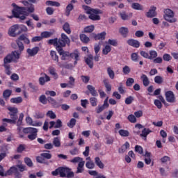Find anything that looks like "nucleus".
I'll use <instances>...</instances> for the list:
<instances>
[{
  "mask_svg": "<svg viewBox=\"0 0 178 178\" xmlns=\"http://www.w3.org/2000/svg\"><path fill=\"white\" fill-rule=\"evenodd\" d=\"M79 38L81 41V42H83V44H88L90 42V38L87 36V35L82 33L79 35Z\"/></svg>",
  "mask_w": 178,
  "mask_h": 178,
  "instance_id": "28",
  "label": "nucleus"
},
{
  "mask_svg": "<svg viewBox=\"0 0 178 178\" xmlns=\"http://www.w3.org/2000/svg\"><path fill=\"white\" fill-rule=\"evenodd\" d=\"M73 4L70 3L65 8V16H70V12H72V9H74Z\"/></svg>",
  "mask_w": 178,
  "mask_h": 178,
  "instance_id": "38",
  "label": "nucleus"
},
{
  "mask_svg": "<svg viewBox=\"0 0 178 178\" xmlns=\"http://www.w3.org/2000/svg\"><path fill=\"white\" fill-rule=\"evenodd\" d=\"M89 19H90V20H94V21L101 20V16L98 15V14L92 13V14L89 15Z\"/></svg>",
  "mask_w": 178,
  "mask_h": 178,
  "instance_id": "39",
  "label": "nucleus"
},
{
  "mask_svg": "<svg viewBox=\"0 0 178 178\" xmlns=\"http://www.w3.org/2000/svg\"><path fill=\"white\" fill-rule=\"evenodd\" d=\"M95 29V27L94 26V25L88 26L84 28V32L85 33H92V31H94Z\"/></svg>",
  "mask_w": 178,
  "mask_h": 178,
  "instance_id": "54",
  "label": "nucleus"
},
{
  "mask_svg": "<svg viewBox=\"0 0 178 178\" xmlns=\"http://www.w3.org/2000/svg\"><path fill=\"white\" fill-rule=\"evenodd\" d=\"M95 163L99 168V169H104L105 168V165L102 163L99 156L95 158Z\"/></svg>",
  "mask_w": 178,
  "mask_h": 178,
  "instance_id": "27",
  "label": "nucleus"
},
{
  "mask_svg": "<svg viewBox=\"0 0 178 178\" xmlns=\"http://www.w3.org/2000/svg\"><path fill=\"white\" fill-rule=\"evenodd\" d=\"M51 35H52V33L49 31H44V32H42V33H41L42 39V38H49V37H51Z\"/></svg>",
  "mask_w": 178,
  "mask_h": 178,
  "instance_id": "62",
  "label": "nucleus"
},
{
  "mask_svg": "<svg viewBox=\"0 0 178 178\" xmlns=\"http://www.w3.org/2000/svg\"><path fill=\"white\" fill-rule=\"evenodd\" d=\"M70 58H72V59H75V60H80V53H79V51L75 50L73 53L70 54Z\"/></svg>",
  "mask_w": 178,
  "mask_h": 178,
  "instance_id": "29",
  "label": "nucleus"
},
{
  "mask_svg": "<svg viewBox=\"0 0 178 178\" xmlns=\"http://www.w3.org/2000/svg\"><path fill=\"white\" fill-rule=\"evenodd\" d=\"M24 162H25L26 165H27L29 166V168H33V161H31V159H30L29 157H25Z\"/></svg>",
  "mask_w": 178,
  "mask_h": 178,
  "instance_id": "51",
  "label": "nucleus"
},
{
  "mask_svg": "<svg viewBox=\"0 0 178 178\" xmlns=\"http://www.w3.org/2000/svg\"><path fill=\"white\" fill-rule=\"evenodd\" d=\"M44 76H41L39 78V83L40 86H44L45 83H48V81H51V77L49 76H47V74H44Z\"/></svg>",
  "mask_w": 178,
  "mask_h": 178,
  "instance_id": "17",
  "label": "nucleus"
},
{
  "mask_svg": "<svg viewBox=\"0 0 178 178\" xmlns=\"http://www.w3.org/2000/svg\"><path fill=\"white\" fill-rule=\"evenodd\" d=\"M63 29L67 34H70L72 33V31L70 30V25L69 23H65L64 25L63 26Z\"/></svg>",
  "mask_w": 178,
  "mask_h": 178,
  "instance_id": "45",
  "label": "nucleus"
},
{
  "mask_svg": "<svg viewBox=\"0 0 178 178\" xmlns=\"http://www.w3.org/2000/svg\"><path fill=\"white\" fill-rule=\"evenodd\" d=\"M87 88L92 97H98V92L95 90V87L92 85H88Z\"/></svg>",
  "mask_w": 178,
  "mask_h": 178,
  "instance_id": "24",
  "label": "nucleus"
},
{
  "mask_svg": "<svg viewBox=\"0 0 178 178\" xmlns=\"http://www.w3.org/2000/svg\"><path fill=\"white\" fill-rule=\"evenodd\" d=\"M20 58V54L17 51H13L11 54H8L3 59V65H9L8 63H12L16 59Z\"/></svg>",
  "mask_w": 178,
  "mask_h": 178,
  "instance_id": "5",
  "label": "nucleus"
},
{
  "mask_svg": "<svg viewBox=\"0 0 178 178\" xmlns=\"http://www.w3.org/2000/svg\"><path fill=\"white\" fill-rule=\"evenodd\" d=\"M58 52L59 55L61 56V60H66L67 58H70V53L68 51H65L63 49L62 50H57Z\"/></svg>",
  "mask_w": 178,
  "mask_h": 178,
  "instance_id": "14",
  "label": "nucleus"
},
{
  "mask_svg": "<svg viewBox=\"0 0 178 178\" xmlns=\"http://www.w3.org/2000/svg\"><path fill=\"white\" fill-rule=\"evenodd\" d=\"M120 34H122L124 38H126V37H127V35L129 34V29L126 27H121L120 29Z\"/></svg>",
  "mask_w": 178,
  "mask_h": 178,
  "instance_id": "31",
  "label": "nucleus"
},
{
  "mask_svg": "<svg viewBox=\"0 0 178 178\" xmlns=\"http://www.w3.org/2000/svg\"><path fill=\"white\" fill-rule=\"evenodd\" d=\"M111 51H112V48L111 47V46L109 44H107L102 49V54H103V55H108V54H109V52H111Z\"/></svg>",
  "mask_w": 178,
  "mask_h": 178,
  "instance_id": "41",
  "label": "nucleus"
},
{
  "mask_svg": "<svg viewBox=\"0 0 178 178\" xmlns=\"http://www.w3.org/2000/svg\"><path fill=\"white\" fill-rule=\"evenodd\" d=\"M140 56H138V53H132L131 54V59L132 62H138Z\"/></svg>",
  "mask_w": 178,
  "mask_h": 178,
  "instance_id": "47",
  "label": "nucleus"
},
{
  "mask_svg": "<svg viewBox=\"0 0 178 178\" xmlns=\"http://www.w3.org/2000/svg\"><path fill=\"white\" fill-rule=\"evenodd\" d=\"M52 176H59L60 177L73 178L74 172L69 167H58L51 172Z\"/></svg>",
  "mask_w": 178,
  "mask_h": 178,
  "instance_id": "3",
  "label": "nucleus"
},
{
  "mask_svg": "<svg viewBox=\"0 0 178 178\" xmlns=\"http://www.w3.org/2000/svg\"><path fill=\"white\" fill-rule=\"evenodd\" d=\"M82 8L86 10L88 15H91L92 13H95V15H102V10L99 9L91 8V7L86 5L82 6Z\"/></svg>",
  "mask_w": 178,
  "mask_h": 178,
  "instance_id": "10",
  "label": "nucleus"
},
{
  "mask_svg": "<svg viewBox=\"0 0 178 178\" xmlns=\"http://www.w3.org/2000/svg\"><path fill=\"white\" fill-rule=\"evenodd\" d=\"M163 17L166 22H169L170 23H176L177 19L175 18V13L173 11L169 8H167L164 10Z\"/></svg>",
  "mask_w": 178,
  "mask_h": 178,
  "instance_id": "6",
  "label": "nucleus"
},
{
  "mask_svg": "<svg viewBox=\"0 0 178 178\" xmlns=\"http://www.w3.org/2000/svg\"><path fill=\"white\" fill-rule=\"evenodd\" d=\"M17 127H18L17 129V134L19 136V138H24V132H23V128L20 126H17Z\"/></svg>",
  "mask_w": 178,
  "mask_h": 178,
  "instance_id": "49",
  "label": "nucleus"
},
{
  "mask_svg": "<svg viewBox=\"0 0 178 178\" xmlns=\"http://www.w3.org/2000/svg\"><path fill=\"white\" fill-rule=\"evenodd\" d=\"M140 80H142L144 87H148L149 86V79L147 75L143 74L140 76Z\"/></svg>",
  "mask_w": 178,
  "mask_h": 178,
  "instance_id": "25",
  "label": "nucleus"
},
{
  "mask_svg": "<svg viewBox=\"0 0 178 178\" xmlns=\"http://www.w3.org/2000/svg\"><path fill=\"white\" fill-rule=\"evenodd\" d=\"M165 99L167 102H170V104L176 102V97H175L173 91L168 90L165 92Z\"/></svg>",
  "mask_w": 178,
  "mask_h": 178,
  "instance_id": "11",
  "label": "nucleus"
},
{
  "mask_svg": "<svg viewBox=\"0 0 178 178\" xmlns=\"http://www.w3.org/2000/svg\"><path fill=\"white\" fill-rule=\"evenodd\" d=\"M2 122H3V126H6V123H9L10 124H15L14 123V120H13L12 119H8V118H3L2 120Z\"/></svg>",
  "mask_w": 178,
  "mask_h": 178,
  "instance_id": "55",
  "label": "nucleus"
},
{
  "mask_svg": "<svg viewBox=\"0 0 178 178\" xmlns=\"http://www.w3.org/2000/svg\"><path fill=\"white\" fill-rule=\"evenodd\" d=\"M103 83L107 92H109L112 91V86L111 85V83H109V81L108 79H104Z\"/></svg>",
  "mask_w": 178,
  "mask_h": 178,
  "instance_id": "32",
  "label": "nucleus"
},
{
  "mask_svg": "<svg viewBox=\"0 0 178 178\" xmlns=\"http://www.w3.org/2000/svg\"><path fill=\"white\" fill-rule=\"evenodd\" d=\"M120 136H121V137H129V136H130V132H129V131L127 130H124V129H120L118 131Z\"/></svg>",
  "mask_w": 178,
  "mask_h": 178,
  "instance_id": "42",
  "label": "nucleus"
},
{
  "mask_svg": "<svg viewBox=\"0 0 178 178\" xmlns=\"http://www.w3.org/2000/svg\"><path fill=\"white\" fill-rule=\"evenodd\" d=\"M163 59L165 62H169V61L172 60V57L170 56V54H164L163 55Z\"/></svg>",
  "mask_w": 178,
  "mask_h": 178,
  "instance_id": "64",
  "label": "nucleus"
},
{
  "mask_svg": "<svg viewBox=\"0 0 178 178\" xmlns=\"http://www.w3.org/2000/svg\"><path fill=\"white\" fill-rule=\"evenodd\" d=\"M107 74L108 75V77L111 79V80H113V79H115V72L113 71V70H112V67H107Z\"/></svg>",
  "mask_w": 178,
  "mask_h": 178,
  "instance_id": "36",
  "label": "nucleus"
},
{
  "mask_svg": "<svg viewBox=\"0 0 178 178\" xmlns=\"http://www.w3.org/2000/svg\"><path fill=\"white\" fill-rule=\"evenodd\" d=\"M154 82L156 84H162V83H163V78L161 76H156L154 77Z\"/></svg>",
  "mask_w": 178,
  "mask_h": 178,
  "instance_id": "57",
  "label": "nucleus"
},
{
  "mask_svg": "<svg viewBox=\"0 0 178 178\" xmlns=\"http://www.w3.org/2000/svg\"><path fill=\"white\" fill-rule=\"evenodd\" d=\"M22 41H24L25 44H30V40H29L25 35H21L18 40H16V43L18 45L19 51H20V52L24 49V45Z\"/></svg>",
  "mask_w": 178,
  "mask_h": 178,
  "instance_id": "8",
  "label": "nucleus"
},
{
  "mask_svg": "<svg viewBox=\"0 0 178 178\" xmlns=\"http://www.w3.org/2000/svg\"><path fill=\"white\" fill-rule=\"evenodd\" d=\"M88 173L90 176H94L95 178H106V176L101 173H98L97 170H89Z\"/></svg>",
  "mask_w": 178,
  "mask_h": 178,
  "instance_id": "21",
  "label": "nucleus"
},
{
  "mask_svg": "<svg viewBox=\"0 0 178 178\" xmlns=\"http://www.w3.org/2000/svg\"><path fill=\"white\" fill-rule=\"evenodd\" d=\"M23 133L24 134H29L28 138L30 141H34L37 138V133H38V129L37 128L26 127L23 129Z\"/></svg>",
  "mask_w": 178,
  "mask_h": 178,
  "instance_id": "4",
  "label": "nucleus"
},
{
  "mask_svg": "<svg viewBox=\"0 0 178 178\" xmlns=\"http://www.w3.org/2000/svg\"><path fill=\"white\" fill-rule=\"evenodd\" d=\"M47 102L51 104L53 108H59V106H60L59 103H58V102H56V100L51 97H47Z\"/></svg>",
  "mask_w": 178,
  "mask_h": 178,
  "instance_id": "20",
  "label": "nucleus"
},
{
  "mask_svg": "<svg viewBox=\"0 0 178 178\" xmlns=\"http://www.w3.org/2000/svg\"><path fill=\"white\" fill-rule=\"evenodd\" d=\"M40 51V47H35L33 49H28L27 53L30 56H35V55H37Z\"/></svg>",
  "mask_w": 178,
  "mask_h": 178,
  "instance_id": "19",
  "label": "nucleus"
},
{
  "mask_svg": "<svg viewBox=\"0 0 178 178\" xmlns=\"http://www.w3.org/2000/svg\"><path fill=\"white\" fill-rule=\"evenodd\" d=\"M156 15V7L154 6H152L148 12L145 13L146 17H149L150 19H152V17H155Z\"/></svg>",
  "mask_w": 178,
  "mask_h": 178,
  "instance_id": "12",
  "label": "nucleus"
},
{
  "mask_svg": "<svg viewBox=\"0 0 178 178\" xmlns=\"http://www.w3.org/2000/svg\"><path fill=\"white\" fill-rule=\"evenodd\" d=\"M8 111H9L8 115L17 114L19 112V110L16 107H8Z\"/></svg>",
  "mask_w": 178,
  "mask_h": 178,
  "instance_id": "43",
  "label": "nucleus"
},
{
  "mask_svg": "<svg viewBox=\"0 0 178 178\" xmlns=\"http://www.w3.org/2000/svg\"><path fill=\"white\" fill-rule=\"evenodd\" d=\"M150 133H152V131L151 129H149L148 128H144L142 130V133L140 134V137H142V138H143V140H145V141H147V136Z\"/></svg>",
  "mask_w": 178,
  "mask_h": 178,
  "instance_id": "16",
  "label": "nucleus"
},
{
  "mask_svg": "<svg viewBox=\"0 0 178 178\" xmlns=\"http://www.w3.org/2000/svg\"><path fill=\"white\" fill-rule=\"evenodd\" d=\"M149 59L150 60L155 59V58L158 56V53L155 50L149 51Z\"/></svg>",
  "mask_w": 178,
  "mask_h": 178,
  "instance_id": "48",
  "label": "nucleus"
},
{
  "mask_svg": "<svg viewBox=\"0 0 178 178\" xmlns=\"http://www.w3.org/2000/svg\"><path fill=\"white\" fill-rule=\"evenodd\" d=\"M92 60H94V56H92V55H90L88 58H85V62L90 69L94 67V63Z\"/></svg>",
  "mask_w": 178,
  "mask_h": 178,
  "instance_id": "15",
  "label": "nucleus"
},
{
  "mask_svg": "<svg viewBox=\"0 0 178 178\" xmlns=\"http://www.w3.org/2000/svg\"><path fill=\"white\" fill-rule=\"evenodd\" d=\"M70 162L72 163H80V162H84V161H83V158L81 157H74V159L70 160Z\"/></svg>",
  "mask_w": 178,
  "mask_h": 178,
  "instance_id": "58",
  "label": "nucleus"
},
{
  "mask_svg": "<svg viewBox=\"0 0 178 178\" xmlns=\"http://www.w3.org/2000/svg\"><path fill=\"white\" fill-rule=\"evenodd\" d=\"M127 42L128 45L133 47V48H140V42L137 40L129 39Z\"/></svg>",
  "mask_w": 178,
  "mask_h": 178,
  "instance_id": "13",
  "label": "nucleus"
},
{
  "mask_svg": "<svg viewBox=\"0 0 178 178\" xmlns=\"http://www.w3.org/2000/svg\"><path fill=\"white\" fill-rule=\"evenodd\" d=\"M130 72H131V69H130V67H129V65H125L123 68H122V72L124 74L127 75L130 73Z\"/></svg>",
  "mask_w": 178,
  "mask_h": 178,
  "instance_id": "59",
  "label": "nucleus"
},
{
  "mask_svg": "<svg viewBox=\"0 0 178 178\" xmlns=\"http://www.w3.org/2000/svg\"><path fill=\"white\" fill-rule=\"evenodd\" d=\"M16 167L13 166L10 167L9 170H8L6 172H3V167L2 165H0V176L2 177H6V176H11V175H13L16 170Z\"/></svg>",
  "mask_w": 178,
  "mask_h": 178,
  "instance_id": "9",
  "label": "nucleus"
},
{
  "mask_svg": "<svg viewBox=\"0 0 178 178\" xmlns=\"http://www.w3.org/2000/svg\"><path fill=\"white\" fill-rule=\"evenodd\" d=\"M89 101L92 106H97L98 105V99L96 97H90Z\"/></svg>",
  "mask_w": 178,
  "mask_h": 178,
  "instance_id": "52",
  "label": "nucleus"
},
{
  "mask_svg": "<svg viewBox=\"0 0 178 178\" xmlns=\"http://www.w3.org/2000/svg\"><path fill=\"white\" fill-rule=\"evenodd\" d=\"M10 95H12V90L9 89L5 90L3 92V97L5 99H8Z\"/></svg>",
  "mask_w": 178,
  "mask_h": 178,
  "instance_id": "44",
  "label": "nucleus"
},
{
  "mask_svg": "<svg viewBox=\"0 0 178 178\" xmlns=\"http://www.w3.org/2000/svg\"><path fill=\"white\" fill-rule=\"evenodd\" d=\"M120 15L122 20H129V19L133 16V14H129V15L126 14V12L120 13Z\"/></svg>",
  "mask_w": 178,
  "mask_h": 178,
  "instance_id": "40",
  "label": "nucleus"
},
{
  "mask_svg": "<svg viewBox=\"0 0 178 178\" xmlns=\"http://www.w3.org/2000/svg\"><path fill=\"white\" fill-rule=\"evenodd\" d=\"M134 84V79L133 78H128L126 81V86L127 87H131Z\"/></svg>",
  "mask_w": 178,
  "mask_h": 178,
  "instance_id": "63",
  "label": "nucleus"
},
{
  "mask_svg": "<svg viewBox=\"0 0 178 178\" xmlns=\"http://www.w3.org/2000/svg\"><path fill=\"white\" fill-rule=\"evenodd\" d=\"M21 3H23L24 7L17 6L15 3H12L14 8L12 10L13 16L10 17V19L15 17L19 19V20H26V16H29V15L34 13L35 11L33 3H37V0H23L21 1Z\"/></svg>",
  "mask_w": 178,
  "mask_h": 178,
  "instance_id": "1",
  "label": "nucleus"
},
{
  "mask_svg": "<svg viewBox=\"0 0 178 178\" xmlns=\"http://www.w3.org/2000/svg\"><path fill=\"white\" fill-rule=\"evenodd\" d=\"M86 163V161H80L78 163V166L76 168V173H83L84 172V165Z\"/></svg>",
  "mask_w": 178,
  "mask_h": 178,
  "instance_id": "26",
  "label": "nucleus"
},
{
  "mask_svg": "<svg viewBox=\"0 0 178 178\" xmlns=\"http://www.w3.org/2000/svg\"><path fill=\"white\" fill-rule=\"evenodd\" d=\"M49 73L51 74V76H52L54 80H58L59 78V75H58V73H56V70L52 66L49 67Z\"/></svg>",
  "mask_w": 178,
  "mask_h": 178,
  "instance_id": "18",
  "label": "nucleus"
},
{
  "mask_svg": "<svg viewBox=\"0 0 178 178\" xmlns=\"http://www.w3.org/2000/svg\"><path fill=\"white\" fill-rule=\"evenodd\" d=\"M133 101H134V97L129 96L125 99V104L126 105H131V104H133Z\"/></svg>",
  "mask_w": 178,
  "mask_h": 178,
  "instance_id": "60",
  "label": "nucleus"
},
{
  "mask_svg": "<svg viewBox=\"0 0 178 178\" xmlns=\"http://www.w3.org/2000/svg\"><path fill=\"white\" fill-rule=\"evenodd\" d=\"M86 166L88 169H94V168H95V163H94V161H87Z\"/></svg>",
  "mask_w": 178,
  "mask_h": 178,
  "instance_id": "56",
  "label": "nucleus"
},
{
  "mask_svg": "<svg viewBox=\"0 0 178 178\" xmlns=\"http://www.w3.org/2000/svg\"><path fill=\"white\" fill-rule=\"evenodd\" d=\"M77 121L76 120V119L74 118H72L70 120V122H68L67 124V127H70V129H73V127H74V126H76V122Z\"/></svg>",
  "mask_w": 178,
  "mask_h": 178,
  "instance_id": "50",
  "label": "nucleus"
},
{
  "mask_svg": "<svg viewBox=\"0 0 178 178\" xmlns=\"http://www.w3.org/2000/svg\"><path fill=\"white\" fill-rule=\"evenodd\" d=\"M127 119L130 123H136L137 122V118H136V116L133 114H130Z\"/></svg>",
  "mask_w": 178,
  "mask_h": 178,
  "instance_id": "53",
  "label": "nucleus"
},
{
  "mask_svg": "<svg viewBox=\"0 0 178 178\" xmlns=\"http://www.w3.org/2000/svg\"><path fill=\"white\" fill-rule=\"evenodd\" d=\"M105 37H106V32L103 31L100 33L95 34L94 35V39L95 41H98L99 40H105Z\"/></svg>",
  "mask_w": 178,
  "mask_h": 178,
  "instance_id": "23",
  "label": "nucleus"
},
{
  "mask_svg": "<svg viewBox=\"0 0 178 178\" xmlns=\"http://www.w3.org/2000/svg\"><path fill=\"white\" fill-rule=\"evenodd\" d=\"M55 146L56 148H59L60 147L61 143H60V138L59 137H55L53 139V146Z\"/></svg>",
  "mask_w": 178,
  "mask_h": 178,
  "instance_id": "35",
  "label": "nucleus"
},
{
  "mask_svg": "<svg viewBox=\"0 0 178 178\" xmlns=\"http://www.w3.org/2000/svg\"><path fill=\"white\" fill-rule=\"evenodd\" d=\"M23 32V29L19 26L18 24L13 25L10 28L8 31V35L10 37H16V35H19V34H22Z\"/></svg>",
  "mask_w": 178,
  "mask_h": 178,
  "instance_id": "7",
  "label": "nucleus"
},
{
  "mask_svg": "<svg viewBox=\"0 0 178 178\" xmlns=\"http://www.w3.org/2000/svg\"><path fill=\"white\" fill-rule=\"evenodd\" d=\"M39 102L42 105H47L48 104V97L45 95H42L39 97Z\"/></svg>",
  "mask_w": 178,
  "mask_h": 178,
  "instance_id": "30",
  "label": "nucleus"
},
{
  "mask_svg": "<svg viewBox=\"0 0 178 178\" xmlns=\"http://www.w3.org/2000/svg\"><path fill=\"white\" fill-rule=\"evenodd\" d=\"M49 45H54L56 47V51H62L66 45H70V39L66 34L61 33V36L59 39L57 38L54 39H50L48 41Z\"/></svg>",
  "mask_w": 178,
  "mask_h": 178,
  "instance_id": "2",
  "label": "nucleus"
},
{
  "mask_svg": "<svg viewBox=\"0 0 178 178\" xmlns=\"http://www.w3.org/2000/svg\"><path fill=\"white\" fill-rule=\"evenodd\" d=\"M46 5L47 6H56V8H59V6H60V3L59 2L52 1H46Z\"/></svg>",
  "mask_w": 178,
  "mask_h": 178,
  "instance_id": "37",
  "label": "nucleus"
},
{
  "mask_svg": "<svg viewBox=\"0 0 178 178\" xmlns=\"http://www.w3.org/2000/svg\"><path fill=\"white\" fill-rule=\"evenodd\" d=\"M11 104H22L23 102V98L22 97H13L10 99Z\"/></svg>",
  "mask_w": 178,
  "mask_h": 178,
  "instance_id": "34",
  "label": "nucleus"
},
{
  "mask_svg": "<svg viewBox=\"0 0 178 178\" xmlns=\"http://www.w3.org/2000/svg\"><path fill=\"white\" fill-rule=\"evenodd\" d=\"M128 148H130V143L125 142V143L122 145L121 148L118 149L119 154H124Z\"/></svg>",
  "mask_w": 178,
  "mask_h": 178,
  "instance_id": "22",
  "label": "nucleus"
},
{
  "mask_svg": "<svg viewBox=\"0 0 178 178\" xmlns=\"http://www.w3.org/2000/svg\"><path fill=\"white\" fill-rule=\"evenodd\" d=\"M131 8L136 10H143V6L138 3H133Z\"/></svg>",
  "mask_w": 178,
  "mask_h": 178,
  "instance_id": "46",
  "label": "nucleus"
},
{
  "mask_svg": "<svg viewBox=\"0 0 178 178\" xmlns=\"http://www.w3.org/2000/svg\"><path fill=\"white\" fill-rule=\"evenodd\" d=\"M50 56H51V59L54 60V62H56L57 63H59V56H58V54H56V51H51Z\"/></svg>",
  "mask_w": 178,
  "mask_h": 178,
  "instance_id": "33",
  "label": "nucleus"
},
{
  "mask_svg": "<svg viewBox=\"0 0 178 178\" xmlns=\"http://www.w3.org/2000/svg\"><path fill=\"white\" fill-rule=\"evenodd\" d=\"M46 116H48V118H50V119H56V114H55V113H54L52 111H49L47 113Z\"/></svg>",
  "mask_w": 178,
  "mask_h": 178,
  "instance_id": "61",
  "label": "nucleus"
}]
</instances>
